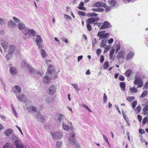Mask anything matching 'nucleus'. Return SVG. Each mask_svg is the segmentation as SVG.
<instances>
[{"mask_svg":"<svg viewBox=\"0 0 148 148\" xmlns=\"http://www.w3.org/2000/svg\"><path fill=\"white\" fill-rule=\"evenodd\" d=\"M99 20V18L98 17L94 18H88L86 20V23L89 24L93 23L94 25L97 24V23H95V21H97Z\"/></svg>","mask_w":148,"mask_h":148,"instance_id":"obj_8","label":"nucleus"},{"mask_svg":"<svg viewBox=\"0 0 148 148\" xmlns=\"http://www.w3.org/2000/svg\"><path fill=\"white\" fill-rule=\"evenodd\" d=\"M134 99L135 97H128L126 98V100L129 102H131Z\"/></svg>","mask_w":148,"mask_h":148,"instance_id":"obj_46","label":"nucleus"},{"mask_svg":"<svg viewBox=\"0 0 148 148\" xmlns=\"http://www.w3.org/2000/svg\"><path fill=\"white\" fill-rule=\"evenodd\" d=\"M138 73H136L133 83L134 85L138 86L137 88H140L143 86L144 84L143 82L142 78L141 77L138 76Z\"/></svg>","mask_w":148,"mask_h":148,"instance_id":"obj_1","label":"nucleus"},{"mask_svg":"<svg viewBox=\"0 0 148 148\" xmlns=\"http://www.w3.org/2000/svg\"><path fill=\"white\" fill-rule=\"evenodd\" d=\"M132 71V70L131 69H128L125 71V75L126 77H128L130 76Z\"/></svg>","mask_w":148,"mask_h":148,"instance_id":"obj_28","label":"nucleus"},{"mask_svg":"<svg viewBox=\"0 0 148 148\" xmlns=\"http://www.w3.org/2000/svg\"><path fill=\"white\" fill-rule=\"evenodd\" d=\"M122 114L124 119H125V120L127 121V116L126 114H125V112L123 111H122Z\"/></svg>","mask_w":148,"mask_h":148,"instance_id":"obj_56","label":"nucleus"},{"mask_svg":"<svg viewBox=\"0 0 148 148\" xmlns=\"http://www.w3.org/2000/svg\"><path fill=\"white\" fill-rule=\"evenodd\" d=\"M47 102L48 103H50L53 102V98L51 97H49L47 99Z\"/></svg>","mask_w":148,"mask_h":148,"instance_id":"obj_40","label":"nucleus"},{"mask_svg":"<svg viewBox=\"0 0 148 148\" xmlns=\"http://www.w3.org/2000/svg\"><path fill=\"white\" fill-rule=\"evenodd\" d=\"M54 139L61 138L62 134L60 132H56L54 133H51Z\"/></svg>","mask_w":148,"mask_h":148,"instance_id":"obj_11","label":"nucleus"},{"mask_svg":"<svg viewBox=\"0 0 148 148\" xmlns=\"http://www.w3.org/2000/svg\"><path fill=\"white\" fill-rule=\"evenodd\" d=\"M71 85L74 87L76 90L78 92L80 90V89L78 87L77 84H72Z\"/></svg>","mask_w":148,"mask_h":148,"instance_id":"obj_39","label":"nucleus"},{"mask_svg":"<svg viewBox=\"0 0 148 148\" xmlns=\"http://www.w3.org/2000/svg\"><path fill=\"white\" fill-rule=\"evenodd\" d=\"M62 120H63V121H64L65 122L67 121V120L66 119V117L64 115L61 114H59L58 115L57 121L58 122H61Z\"/></svg>","mask_w":148,"mask_h":148,"instance_id":"obj_12","label":"nucleus"},{"mask_svg":"<svg viewBox=\"0 0 148 148\" xmlns=\"http://www.w3.org/2000/svg\"><path fill=\"white\" fill-rule=\"evenodd\" d=\"M12 146L10 143H7L4 145L3 147V148H11Z\"/></svg>","mask_w":148,"mask_h":148,"instance_id":"obj_44","label":"nucleus"},{"mask_svg":"<svg viewBox=\"0 0 148 148\" xmlns=\"http://www.w3.org/2000/svg\"><path fill=\"white\" fill-rule=\"evenodd\" d=\"M103 99V103H105L107 102V97L105 93L104 94Z\"/></svg>","mask_w":148,"mask_h":148,"instance_id":"obj_51","label":"nucleus"},{"mask_svg":"<svg viewBox=\"0 0 148 148\" xmlns=\"http://www.w3.org/2000/svg\"><path fill=\"white\" fill-rule=\"evenodd\" d=\"M24 34L25 36H26L27 34L33 36L36 35L35 31L33 29H26Z\"/></svg>","mask_w":148,"mask_h":148,"instance_id":"obj_9","label":"nucleus"},{"mask_svg":"<svg viewBox=\"0 0 148 148\" xmlns=\"http://www.w3.org/2000/svg\"><path fill=\"white\" fill-rule=\"evenodd\" d=\"M109 34L108 33H106L104 34H102V37L101 38H99V40H100V39H102L103 38H107L109 36Z\"/></svg>","mask_w":148,"mask_h":148,"instance_id":"obj_42","label":"nucleus"},{"mask_svg":"<svg viewBox=\"0 0 148 148\" xmlns=\"http://www.w3.org/2000/svg\"><path fill=\"white\" fill-rule=\"evenodd\" d=\"M148 93L147 91V90H144L142 93L141 95V97H144L147 95Z\"/></svg>","mask_w":148,"mask_h":148,"instance_id":"obj_41","label":"nucleus"},{"mask_svg":"<svg viewBox=\"0 0 148 148\" xmlns=\"http://www.w3.org/2000/svg\"><path fill=\"white\" fill-rule=\"evenodd\" d=\"M103 7L105 8L106 12L110 10L111 9V7L107 5L106 3H103Z\"/></svg>","mask_w":148,"mask_h":148,"instance_id":"obj_30","label":"nucleus"},{"mask_svg":"<svg viewBox=\"0 0 148 148\" xmlns=\"http://www.w3.org/2000/svg\"><path fill=\"white\" fill-rule=\"evenodd\" d=\"M37 118L38 119L39 121L41 122H44L45 120L44 118L40 114H38Z\"/></svg>","mask_w":148,"mask_h":148,"instance_id":"obj_35","label":"nucleus"},{"mask_svg":"<svg viewBox=\"0 0 148 148\" xmlns=\"http://www.w3.org/2000/svg\"><path fill=\"white\" fill-rule=\"evenodd\" d=\"M92 45L93 47H94L95 46L94 45V44H97V41L96 38H94L93 40H92Z\"/></svg>","mask_w":148,"mask_h":148,"instance_id":"obj_55","label":"nucleus"},{"mask_svg":"<svg viewBox=\"0 0 148 148\" xmlns=\"http://www.w3.org/2000/svg\"><path fill=\"white\" fill-rule=\"evenodd\" d=\"M129 90L131 93H136L138 92V90L137 88H136L134 86L130 87Z\"/></svg>","mask_w":148,"mask_h":148,"instance_id":"obj_26","label":"nucleus"},{"mask_svg":"<svg viewBox=\"0 0 148 148\" xmlns=\"http://www.w3.org/2000/svg\"><path fill=\"white\" fill-rule=\"evenodd\" d=\"M75 134L74 132H72L71 134H70L69 138V141L70 143L76 147H78L79 145L76 143L75 139Z\"/></svg>","mask_w":148,"mask_h":148,"instance_id":"obj_3","label":"nucleus"},{"mask_svg":"<svg viewBox=\"0 0 148 148\" xmlns=\"http://www.w3.org/2000/svg\"><path fill=\"white\" fill-rule=\"evenodd\" d=\"M78 14L82 16H85L86 15L85 12L81 11H79L78 12Z\"/></svg>","mask_w":148,"mask_h":148,"instance_id":"obj_47","label":"nucleus"},{"mask_svg":"<svg viewBox=\"0 0 148 148\" xmlns=\"http://www.w3.org/2000/svg\"><path fill=\"white\" fill-rule=\"evenodd\" d=\"M91 10L94 12H101L104 11V9L103 8H92Z\"/></svg>","mask_w":148,"mask_h":148,"instance_id":"obj_31","label":"nucleus"},{"mask_svg":"<svg viewBox=\"0 0 148 148\" xmlns=\"http://www.w3.org/2000/svg\"><path fill=\"white\" fill-rule=\"evenodd\" d=\"M21 63L23 67H24L25 66L27 67L28 71L31 74H33L36 73H38L40 76H41V75L38 72H36L35 71L34 69L29 66L28 63H26L25 61H23Z\"/></svg>","mask_w":148,"mask_h":148,"instance_id":"obj_4","label":"nucleus"},{"mask_svg":"<svg viewBox=\"0 0 148 148\" xmlns=\"http://www.w3.org/2000/svg\"><path fill=\"white\" fill-rule=\"evenodd\" d=\"M46 63L48 66L47 69V73H51L53 72H54V68L53 67V66L51 65L52 63L51 61L49 60H46Z\"/></svg>","mask_w":148,"mask_h":148,"instance_id":"obj_6","label":"nucleus"},{"mask_svg":"<svg viewBox=\"0 0 148 148\" xmlns=\"http://www.w3.org/2000/svg\"><path fill=\"white\" fill-rule=\"evenodd\" d=\"M111 27V25L110 23L107 21H105L103 23L100 29H104L108 28H110Z\"/></svg>","mask_w":148,"mask_h":148,"instance_id":"obj_15","label":"nucleus"},{"mask_svg":"<svg viewBox=\"0 0 148 148\" xmlns=\"http://www.w3.org/2000/svg\"><path fill=\"white\" fill-rule=\"evenodd\" d=\"M86 15L88 17H89L96 16L98 15V14L94 12H92L87 13Z\"/></svg>","mask_w":148,"mask_h":148,"instance_id":"obj_32","label":"nucleus"},{"mask_svg":"<svg viewBox=\"0 0 148 148\" xmlns=\"http://www.w3.org/2000/svg\"><path fill=\"white\" fill-rule=\"evenodd\" d=\"M148 89V81L145 84L143 88V89Z\"/></svg>","mask_w":148,"mask_h":148,"instance_id":"obj_59","label":"nucleus"},{"mask_svg":"<svg viewBox=\"0 0 148 148\" xmlns=\"http://www.w3.org/2000/svg\"><path fill=\"white\" fill-rule=\"evenodd\" d=\"M27 109L28 112H36L37 109V108L36 107L33 106H29Z\"/></svg>","mask_w":148,"mask_h":148,"instance_id":"obj_20","label":"nucleus"},{"mask_svg":"<svg viewBox=\"0 0 148 148\" xmlns=\"http://www.w3.org/2000/svg\"><path fill=\"white\" fill-rule=\"evenodd\" d=\"M64 17L66 19H70L71 20V17L70 16H69L66 14H64Z\"/></svg>","mask_w":148,"mask_h":148,"instance_id":"obj_58","label":"nucleus"},{"mask_svg":"<svg viewBox=\"0 0 148 148\" xmlns=\"http://www.w3.org/2000/svg\"><path fill=\"white\" fill-rule=\"evenodd\" d=\"M120 47L121 45L120 44H118L116 45V49L115 53H116L120 49Z\"/></svg>","mask_w":148,"mask_h":148,"instance_id":"obj_50","label":"nucleus"},{"mask_svg":"<svg viewBox=\"0 0 148 148\" xmlns=\"http://www.w3.org/2000/svg\"><path fill=\"white\" fill-rule=\"evenodd\" d=\"M12 130L11 129H7L5 132V134L6 136H8L12 132Z\"/></svg>","mask_w":148,"mask_h":148,"instance_id":"obj_33","label":"nucleus"},{"mask_svg":"<svg viewBox=\"0 0 148 148\" xmlns=\"http://www.w3.org/2000/svg\"><path fill=\"white\" fill-rule=\"evenodd\" d=\"M13 19L14 20L16 23H17L18 22H21L20 21V20L18 18H16V17L13 16Z\"/></svg>","mask_w":148,"mask_h":148,"instance_id":"obj_57","label":"nucleus"},{"mask_svg":"<svg viewBox=\"0 0 148 148\" xmlns=\"http://www.w3.org/2000/svg\"><path fill=\"white\" fill-rule=\"evenodd\" d=\"M51 80V78L48 76L45 77L43 79V82L45 84H47L49 83Z\"/></svg>","mask_w":148,"mask_h":148,"instance_id":"obj_19","label":"nucleus"},{"mask_svg":"<svg viewBox=\"0 0 148 148\" xmlns=\"http://www.w3.org/2000/svg\"><path fill=\"white\" fill-rule=\"evenodd\" d=\"M108 3L110 5L113 6L115 5L116 1L115 0H111L109 1Z\"/></svg>","mask_w":148,"mask_h":148,"instance_id":"obj_37","label":"nucleus"},{"mask_svg":"<svg viewBox=\"0 0 148 148\" xmlns=\"http://www.w3.org/2000/svg\"><path fill=\"white\" fill-rule=\"evenodd\" d=\"M8 27H15L16 26V24L14 22L11 20H10L8 22Z\"/></svg>","mask_w":148,"mask_h":148,"instance_id":"obj_21","label":"nucleus"},{"mask_svg":"<svg viewBox=\"0 0 148 148\" xmlns=\"http://www.w3.org/2000/svg\"><path fill=\"white\" fill-rule=\"evenodd\" d=\"M119 79L120 81H123L124 80V77L122 75H120L119 76Z\"/></svg>","mask_w":148,"mask_h":148,"instance_id":"obj_64","label":"nucleus"},{"mask_svg":"<svg viewBox=\"0 0 148 148\" xmlns=\"http://www.w3.org/2000/svg\"><path fill=\"white\" fill-rule=\"evenodd\" d=\"M119 85L122 90H124L125 89V84L124 82H120Z\"/></svg>","mask_w":148,"mask_h":148,"instance_id":"obj_34","label":"nucleus"},{"mask_svg":"<svg viewBox=\"0 0 148 148\" xmlns=\"http://www.w3.org/2000/svg\"><path fill=\"white\" fill-rule=\"evenodd\" d=\"M86 27L87 28L89 31H90L92 30V27L90 25V24L86 23Z\"/></svg>","mask_w":148,"mask_h":148,"instance_id":"obj_53","label":"nucleus"},{"mask_svg":"<svg viewBox=\"0 0 148 148\" xmlns=\"http://www.w3.org/2000/svg\"><path fill=\"white\" fill-rule=\"evenodd\" d=\"M84 5V2L82 1H81L79 3V6L77 7V8L80 10H82L83 11H85L86 9L85 7H83Z\"/></svg>","mask_w":148,"mask_h":148,"instance_id":"obj_24","label":"nucleus"},{"mask_svg":"<svg viewBox=\"0 0 148 148\" xmlns=\"http://www.w3.org/2000/svg\"><path fill=\"white\" fill-rule=\"evenodd\" d=\"M103 3H102L99 2H98L92 5L93 7L99 8L103 7Z\"/></svg>","mask_w":148,"mask_h":148,"instance_id":"obj_25","label":"nucleus"},{"mask_svg":"<svg viewBox=\"0 0 148 148\" xmlns=\"http://www.w3.org/2000/svg\"><path fill=\"white\" fill-rule=\"evenodd\" d=\"M147 120V119L146 117H145L143 120L142 123L143 125H145Z\"/></svg>","mask_w":148,"mask_h":148,"instance_id":"obj_60","label":"nucleus"},{"mask_svg":"<svg viewBox=\"0 0 148 148\" xmlns=\"http://www.w3.org/2000/svg\"><path fill=\"white\" fill-rule=\"evenodd\" d=\"M148 111V105H147L144 107L143 109V114L144 115H146L147 113V111Z\"/></svg>","mask_w":148,"mask_h":148,"instance_id":"obj_36","label":"nucleus"},{"mask_svg":"<svg viewBox=\"0 0 148 148\" xmlns=\"http://www.w3.org/2000/svg\"><path fill=\"white\" fill-rule=\"evenodd\" d=\"M10 71L12 75H15L17 73L16 69L14 67H11L10 69Z\"/></svg>","mask_w":148,"mask_h":148,"instance_id":"obj_23","label":"nucleus"},{"mask_svg":"<svg viewBox=\"0 0 148 148\" xmlns=\"http://www.w3.org/2000/svg\"><path fill=\"white\" fill-rule=\"evenodd\" d=\"M17 27L20 30H22L25 28V25L23 22H20L17 24Z\"/></svg>","mask_w":148,"mask_h":148,"instance_id":"obj_17","label":"nucleus"},{"mask_svg":"<svg viewBox=\"0 0 148 148\" xmlns=\"http://www.w3.org/2000/svg\"><path fill=\"white\" fill-rule=\"evenodd\" d=\"M109 66V64L108 61H105L104 62L103 67L104 69H106Z\"/></svg>","mask_w":148,"mask_h":148,"instance_id":"obj_38","label":"nucleus"},{"mask_svg":"<svg viewBox=\"0 0 148 148\" xmlns=\"http://www.w3.org/2000/svg\"><path fill=\"white\" fill-rule=\"evenodd\" d=\"M107 41V40L106 39L103 40L101 42L100 47L103 48L105 47L106 46Z\"/></svg>","mask_w":148,"mask_h":148,"instance_id":"obj_29","label":"nucleus"},{"mask_svg":"<svg viewBox=\"0 0 148 148\" xmlns=\"http://www.w3.org/2000/svg\"><path fill=\"white\" fill-rule=\"evenodd\" d=\"M124 55V52L123 51L121 50L118 53L116 56V58L118 59L119 62L122 63L123 62Z\"/></svg>","mask_w":148,"mask_h":148,"instance_id":"obj_7","label":"nucleus"},{"mask_svg":"<svg viewBox=\"0 0 148 148\" xmlns=\"http://www.w3.org/2000/svg\"><path fill=\"white\" fill-rule=\"evenodd\" d=\"M49 94L52 95L56 93V88L54 86H51L48 89Z\"/></svg>","mask_w":148,"mask_h":148,"instance_id":"obj_14","label":"nucleus"},{"mask_svg":"<svg viewBox=\"0 0 148 148\" xmlns=\"http://www.w3.org/2000/svg\"><path fill=\"white\" fill-rule=\"evenodd\" d=\"M114 52V49H112L110 51V53L109 55V58L110 60L113 59V60H114V58L113 57V56Z\"/></svg>","mask_w":148,"mask_h":148,"instance_id":"obj_27","label":"nucleus"},{"mask_svg":"<svg viewBox=\"0 0 148 148\" xmlns=\"http://www.w3.org/2000/svg\"><path fill=\"white\" fill-rule=\"evenodd\" d=\"M42 57L43 58L46 57V54L45 50L44 49H42L40 51Z\"/></svg>","mask_w":148,"mask_h":148,"instance_id":"obj_49","label":"nucleus"},{"mask_svg":"<svg viewBox=\"0 0 148 148\" xmlns=\"http://www.w3.org/2000/svg\"><path fill=\"white\" fill-rule=\"evenodd\" d=\"M42 41V38L39 35L37 36L36 40V42L38 47L40 48L42 47V45L41 44Z\"/></svg>","mask_w":148,"mask_h":148,"instance_id":"obj_10","label":"nucleus"},{"mask_svg":"<svg viewBox=\"0 0 148 148\" xmlns=\"http://www.w3.org/2000/svg\"><path fill=\"white\" fill-rule=\"evenodd\" d=\"M62 145V143L60 142H58L57 143L56 146V148H60Z\"/></svg>","mask_w":148,"mask_h":148,"instance_id":"obj_52","label":"nucleus"},{"mask_svg":"<svg viewBox=\"0 0 148 148\" xmlns=\"http://www.w3.org/2000/svg\"><path fill=\"white\" fill-rule=\"evenodd\" d=\"M134 53L133 52L130 51L128 53L127 55L126 58L127 61L130 60L134 55Z\"/></svg>","mask_w":148,"mask_h":148,"instance_id":"obj_18","label":"nucleus"},{"mask_svg":"<svg viewBox=\"0 0 148 148\" xmlns=\"http://www.w3.org/2000/svg\"><path fill=\"white\" fill-rule=\"evenodd\" d=\"M137 104V101H133L132 103V107L134 109L136 106Z\"/></svg>","mask_w":148,"mask_h":148,"instance_id":"obj_54","label":"nucleus"},{"mask_svg":"<svg viewBox=\"0 0 148 148\" xmlns=\"http://www.w3.org/2000/svg\"><path fill=\"white\" fill-rule=\"evenodd\" d=\"M101 52V50L100 49H98L96 51V53L98 56H99Z\"/></svg>","mask_w":148,"mask_h":148,"instance_id":"obj_63","label":"nucleus"},{"mask_svg":"<svg viewBox=\"0 0 148 148\" xmlns=\"http://www.w3.org/2000/svg\"><path fill=\"white\" fill-rule=\"evenodd\" d=\"M11 107L12 108V110L13 112V113L14 114V115L16 116V117H17L18 116L16 112V111L14 106H13V105L11 104Z\"/></svg>","mask_w":148,"mask_h":148,"instance_id":"obj_45","label":"nucleus"},{"mask_svg":"<svg viewBox=\"0 0 148 148\" xmlns=\"http://www.w3.org/2000/svg\"><path fill=\"white\" fill-rule=\"evenodd\" d=\"M81 106H83V107L86 108L89 112H92V111L90 110V109L89 108V107L87 106L85 104H82L81 105Z\"/></svg>","mask_w":148,"mask_h":148,"instance_id":"obj_48","label":"nucleus"},{"mask_svg":"<svg viewBox=\"0 0 148 148\" xmlns=\"http://www.w3.org/2000/svg\"><path fill=\"white\" fill-rule=\"evenodd\" d=\"M66 121L67 123L64 121H63L62 124L63 129L66 131L69 130H74V128L72 125L71 122H69L67 120Z\"/></svg>","mask_w":148,"mask_h":148,"instance_id":"obj_2","label":"nucleus"},{"mask_svg":"<svg viewBox=\"0 0 148 148\" xmlns=\"http://www.w3.org/2000/svg\"><path fill=\"white\" fill-rule=\"evenodd\" d=\"M12 89L13 92L16 94L20 93L21 91V87L18 85L14 86Z\"/></svg>","mask_w":148,"mask_h":148,"instance_id":"obj_13","label":"nucleus"},{"mask_svg":"<svg viewBox=\"0 0 148 148\" xmlns=\"http://www.w3.org/2000/svg\"><path fill=\"white\" fill-rule=\"evenodd\" d=\"M15 48V46L11 45L10 46L8 51V53L10 54H12L14 51Z\"/></svg>","mask_w":148,"mask_h":148,"instance_id":"obj_22","label":"nucleus"},{"mask_svg":"<svg viewBox=\"0 0 148 148\" xmlns=\"http://www.w3.org/2000/svg\"><path fill=\"white\" fill-rule=\"evenodd\" d=\"M2 46L5 49H6L7 48V44L5 43H2Z\"/></svg>","mask_w":148,"mask_h":148,"instance_id":"obj_61","label":"nucleus"},{"mask_svg":"<svg viewBox=\"0 0 148 148\" xmlns=\"http://www.w3.org/2000/svg\"><path fill=\"white\" fill-rule=\"evenodd\" d=\"M15 146L16 148H19L22 146L23 143L19 138H18L14 141Z\"/></svg>","mask_w":148,"mask_h":148,"instance_id":"obj_16","label":"nucleus"},{"mask_svg":"<svg viewBox=\"0 0 148 148\" xmlns=\"http://www.w3.org/2000/svg\"><path fill=\"white\" fill-rule=\"evenodd\" d=\"M103 33L102 32H98L97 34V36L98 37H100V38H101L102 37Z\"/></svg>","mask_w":148,"mask_h":148,"instance_id":"obj_62","label":"nucleus"},{"mask_svg":"<svg viewBox=\"0 0 148 148\" xmlns=\"http://www.w3.org/2000/svg\"><path fill=\"white\" fill-rule=\"evenodd\" d=\"M16 97L17 99L19 101L24 102L26 104L28 102L29 103H31V101L27 100V97L23 94L16 95Z\"/></svg>","mask_w":148,"mask_h":148,"instance_id":"obj_5","label":"nucleus"},{"mask_svg":"<svg viewBox=\"0 0 148 148\" xmlns=\"http://www.w3.org/2000/svg\"><path fill=\"white\" fill-rule=\"evenodd\" d=\"M135 111L137 114L139 113L141 110V107L140 106H138L136 109H135Z\"/></svg>","mask_w":148,"mask_h":148,"instance_id":"obj_43","label":"nucleus"}]
</instances>
